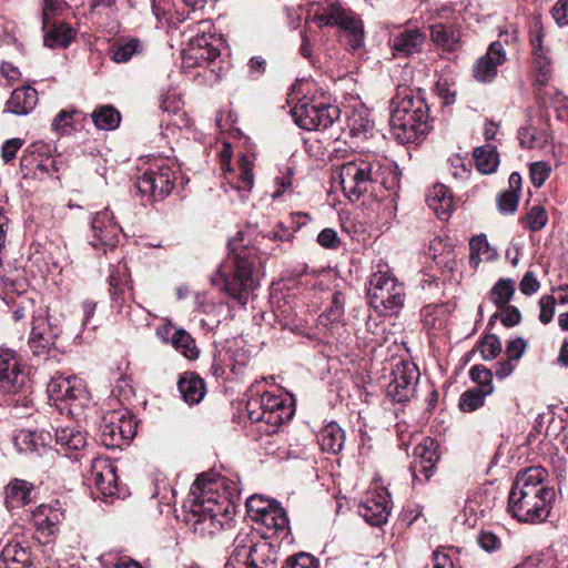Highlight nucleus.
<instances>
[{"label":"nucleus","instance_id":"f257e3e1","mask_svg":"<svg viewBox=\"0 0 568 568\" xmlns=\"http://www.w3.org/2000/svg\"><path fill=\"white\" fill-rule=\"evenodd\" d=\"M331 189L328 195L336 189L351 201L378 196L382 189L396 190L400 182L397 165L386 158L366 155L343 164H333L331 169Z\"/></svg>","mask_w":568,"mask_h":568},{"label":"nucleus","instance_id":"f03ea898","mask_svg":"<svg viewBox=\"0 0 568 568\" xmlns=\"http://www.w3.org/2000/svg\"><path fill=\"white\" fill-rule=\"evenodd\" d=\"M219 483L210 474H201L190 490L189 523L200 537H212L233 526L229 500L217 493Z\"/></svg>","mask_w":568,"mask_h":568},{"label":"nucleus","instance_id":"7ed1b4c3","mask_svg":"<svg viewBox=\"0 0 568 568\" xmlns=\"http://www.w3.org/2000/svg\"><path fill=\"white\" fill-rule=\"evenodd\" d=\"M546 475L542 467H530L517 475L508 496V513L518 521L536 524L548 518L555 491L545 485Z\"/></svg>","mask_w":568,"mask_h":568},{"label":"nucleus","instance_id":"20e7f679","mask_svg":"<svg viewBox=\"0 0 568 568\" xmlns=\"http://www.w3.org/2000/svg\"><path fill=\"white\" fill-rule=\"evenodd\" d=\"M242 239H233L229 242L230 256L220 264L212 275V285L245 306L250 294L257 287L253 276L257 250L248 245L240 246Z\"/></svg>","mask_w":568,"mask_h":568},{"label":"nucleus","instance_id":"39448f33","mask_svg":"<svg viewBox=\"0 0 568 568\" xmlns=\"http://www.w3.org/2000/svg\"><path fill=\"white\" fill-rule=\"evenodd\" d=\"M428 106L419 95L398 91L392 100L390 128L402 144L415 143L427 130Z\"/></svg>","mask_w":568,"mask_h":568},{"label":"nucleus","instance_id":"423d86ee","mask_svg":"<svg viewBox=\"0 0 568 568\" xmlns=\"http://www.w3.org/2000/svg\"><path fill=\"white\" fill-rule=\"evenodd\" d=\"M276 550L254 532H240L226 564L229 568H276Z\"/></svg>","mask_w":568,"mask_h":568},{"label":"nucleus","instance_id":"0eeeda50","mask_svg":"<svg viewBox=\"0 0 568 568\" xmlns=\"http://www.w3.org/2000/svg\"><path fill=\"white\" fill-rule=\"evenodd\" d=\"M371 305L383 315L397 314L405 304L404 284L388 271H377L369 280Z\"/></svg>","mask_w":568,"mask_h":568},{"label":"nucleus","instance_id":"6e6552de","mask_svg":"<svg viewBox=\"0 0 568 568\" xmlns=\"http://www.w3.org/2000/svg\"><path fill=\"white\" fill-rule=\"evenodd\" d=\"M322 26L337 28L348 39L352 50L363 43V21L344 0H322Z\"/></svg>","mask_w":568,"mask_h":568},{"label":"nucleus","instance_id":"1a4fd4ad","mask_svg":"<svg viewBox=\"0 0 568 568\" xmlns=\"http://www.w3.org/2000/svg\"><path fill=\"white\" fill-rule=\"evenodd\" d=\"M32 383L27 366L12 349H0V393L19 396L28 406Z\"/></svg>","mask_w":568,"mask_h":568},{"label":"nucleus","instance_id":"9d476101","mask_svg":"<svg viewBox=\"0 0 568 568\" xmlns=\"http://www.w3.org/2000/svg\"><path fill=\"white\" fill-rule=\"evenodd\" d=\"M246 409L252 422H264L273 427L272 432H275L294 415V404L291 398L268 392L257 398H251L246 404Z\"/></svg>","mask_w":568,"mask_h":568},{"label":"nucleus","instance_id":"9b49d317","mask_svg":"<svg viewBox=\"0 0 568 568\" xmlns=\"http://www.w3.org/2000/svg\"><path fill=\"white\" fill-rule=\"evenodd\" d=\"M135 433V423L128 410H112L103 416L101 440L105 447H121L128 444Z\"/></svg>","mask_w":568,"mask_h":568},{"label":"nucleus","instance_id":"f8f14e48","mask_svg":"<svg viewBox=\"0 0 568 568\" xmlns=\"http://www.w3.org/2000/svg\"><path fill=\"white\" fill-rule=\"evenodd\" d=\"M47 393L54 403H65L71 414L89 402V395L82 379L75 376H53L47 386Z\"/></svg>","mask_w":568,"mask_h":568},{"label":"nucleus","instance_id":"ddd939ff","mask_svg":"<svg viewBox=\"0 0 568 568\" xmlns=\"http://www.w3.org/2000/svg\"><path fill=\"white\" fill-rule=\"evenodd\" d=\"M176 171L168 164L149 169L136 181V189L148 201L163 200L173 190Z\"/></svg>","mask_w":568,"mask_h":568},{"label":"nucleus","instance_id":"4468645a","mask_svg":"<svg viewBox=\"0 0 568 568\" xmlns=\"http://www.w3.org/2000/svg\"><path fill=\"white\" fill-rule=\"evenodd\" d=\"M418 367L409 361H399L392 368V379L387 385V394L395 402L409 400L416 390L419 379Z\"/></svg>","mask_w":568,"mask_h":568},{"label":"nucleus","instance_id":"2eb2a0df","mask_svg":"<svg viewBox=\"0 0 568 568\" xmlns=\"http://www.w3.org/2000/svg\"><path fill=\"white\" fill-rule=\"evenodd\" d=\"M344 295L341 292H335L332 294L331 304L322 314V318H324L322 326L325 328L324 332L322 331V335L327 336L325 342L327 344L345 342L349 336L344 316Z\"/></svg>","mask_w":568,"mask_h":568},{"label":"nucleus","instance_id":"dca6fc26","mask_svg":"<svg viewBox=\"0 0 568 568\" xmlns=\"http://www.w3.org/2000/svg\"><path fill=\"white\" fill-rule=\"evenodd\" d=\"M109 284H110V296L113 302V306L118 310L119 313H125V316L135 322L132 316V307L124 306V302L126 296L133 295V286L131 284V275L129 272V267L125 262L121 261L116 265L111 266L110 275H109Z\"/></svg>","mask_w":568,"mask_h":568},{"label":"nucleus","instance_id":"f3484780","mask_svg":"<svg viewBox=\"0 0 568 568\" xmlns=\"http://www.w3.org/2000/svg\"><path fill=\"white\" fill-rule=\"evenodd\" d=\"M61 333L58 324L52 323L49 316L39 315L33 318L29 336V346L34 355L48 353Z\"/></svg>","mask_w":568,"mask_h":568},{"label":"nucleus","instance_id":"a211bd4d","mask_svg":"<svg viewBox=\"0 0 568 568\" xmlns=\"http://www.w3.org/2000/svg\"><path fill=\"white\" fill-rule=\"evenodd\" d=\"M358 515L371 526L384 525L390 514V500L385 490L369 491L358 505Z\"/></svg>","mask_w":568,"mask_h":568},{"label":"nucleus","instance_id":"6ab92c4d","mask_svg":"<svg viewBox=\"0 0 568 568\" xmlns=\"http://www.w3.org/2000/svg\"><path fill=\"white\" fill-rule=\"evenodd\" d=\"M93 239L91 245L95 248L100 246L114 247L119 241L121 227L114 221L113 213L108 209L95 213L91 222Z\"/></svg>","mask_w":568,"mask_h":568},{"label":"nucleus","instance_id":"aec40b11","mask_svg":"<svg viewBox=\"0 0 568 568\" xmlns=\"http://www.w3.org/2000/svg\"><path fill=\"white\" fill-rule=\"evenodd\" d=\"M438 462V454L435 442L430 438H424L414 449V460L410 464V471L414 481L428 480Z\"/></svg>","mask_w":568,"mask_h":568},{"label":"nucleus","instance_id":"412c9836","mask_svg":"<svg viewBox=\"0 0 568 568\" xmlns=\"http://www.w3.org/2000/svg\"><path fill=\"white\" fill-rule=\"evenodd\" d=\"M506 61L504 45L499 41L493 42L487 52L477 59L473 73L479 82H491L497 75V68Z\"/></svg>","mask_w":568,"mask_h":568},{"label":"nucleus","instance_id":"4be33fe9","mask_svg":"<svg viewBox=\"0 0 568 568\" xmlns=\"http://www.w3.org/2000/svg\"><path fill=\"white\" fill-rule=\"evenodd\" d=\"M89 480L103 496H113L118 490L115 466L108 458H94Z\"/></svg>","mask_w":568,"mask_h":568},{"label":"nucleus","instance_id":"5701e85b","mask_svg":"<svg viewBox=\"0 0 568 568\" xmlns=\"http://www.w3.org/2000/svg\"><path fill=\"white\" fill-rule=\"evenodd\" d=\"M432 42L447 52H455L462 47V30L457 23L435 22L428 26Z\"/></svg>","mask_w":568,"mask_h":568},{"label":"nucleus","instance_id":"b1692460","mask_svg":"<svg viewBox=\"0 0 568 568\" xmlns=\"http://www.w3.org/2000/svg\"><path fill=\"white\" fill-rule=\"evenodd\" d=\"M544 32L541 28H537L530 39L534 59V69L536 72V80L541 85L548 83L551 77V60L548 55V50L542 45Z\"/></svg>","mask_w":568,"mask_h":568},{"label":"nucleus","instance_id":"393cba45","mask_svg":"<svg viewBox=\"0 0 568 568\" xmlns=\"http://www.w3.org/2000/svg\"><path fill=\"white\" fill-rule=\"evenodd\" d=\"M63 519V511L59 501L50 505H40L32 511V523L37 530L44 536H52Z\"/></svg>","mask_w":568,"mask_h":568},{"label":"nucleus","instance_id":"a878e982","mask_svg":"<svg viewBox=\"0 0 568 568\" xmlns=\"http://www.w3.org/2000/svg\"><path fill=\"white\" fill-rule=\"evenodd\" d=\"M426 36L419 29H405L390 39V47L397 57H408L420 52Z\"/></svg>","mask_w":568,"mask_h":568},{"label":"nucleus","instance_id":"bb28decb","mask_svg":"<svg viewBox=\"0 0 568 568\" xmlns=\"http://www.w3.org/2000/svg\"><path fill=\"white\" fill-rule=\"evenodd\" d=\"M427 205L443 221L448 220L453 211V196L444 184L434 185L426 196Z\"/></svg>","mask_w":568,"mask_h":568},{"label":"nucleus","instance_id":"cd10ccee","mask_svg":"<svg viewBox=\"0 0 568 568\" xmlns=\"http://www.w3.org/2000/svg\"><path fill=\"white\" fill-rule=\"evenodd\" d=\"M292 115L295 123L303 130L317 131L320 126V106L313 101L301 99L292 109Z\"/></svg>","mask_w":568,"mask_h":568},{"label":"nucleus","instance_id":"c85d7f7f","mask_svg":"<svg viewBox=\"0 0 568 568\" xmlns=\"http://www.w3.org/2000/svg\"><path fill=\"white\" fill-rule=\"evenodd\" d=\"M182 398L190 405L199 404L205 395L204 381L194 373H184L178 383Z\"/></svg>","mask_w":568,"mask_h":568},{"label":"nucleus","instance_id":"c756f323","mask_svg":"<svg viewBox=\"0 0 568 568\" xmlns=\"http://www.w3.org/2000/svg\"><path fill=\"white\" fill-rule=\"evenodd\" d=\"M38 103V92L31 87H21L16 89L9 101L8 110L18 115H24L31 112Z\"/></svg>","mask_w":568,"mask_h":568},{"label":"nucleus","instance_id":"7c9ffc66","mask_svg":"<svg viewBox=\"0 0 568 568\" xmlns=\"http://www.w3.org/2000/svg\"><path fill=\"white\" fill-rule=\"evenodd\" d=\"M3 568H29L31 555L28 547L21 542H10L1 551Z\"/></svg>","mask_w":568,"mask_h":568},{"label":"nucleus","instance_id":"2f4dec72","mask_svg":"<svg viewBox=\"0 0 568 568\" xmlns=\"http://www.w3.org/2000/svg\"><path fill=\"white\" fill-rule=\"evenodd\" d=\"M338 105L322 100V133L327 132V140L339 143L342 124Z\"/></svg>","mask_w":568,"mask_h":568},{"label":"nucleus","instance_id":"473e14b6","mask_svg":"<svg viewBox=\"0 0 568 568\" xmlns=\"http://www.w3.org/2000/svg\"><path fill=\"white\" fill-rule=\"evenodd\" d=\"M55 445L59 446L58 452L65 454L78 452L85 447L87 439L82 432L70 427L57 428L54 433Z\"/></svg>","mask_w":568,"mask_h":568},{"label":"nucleus","instance_id":"72a5a7b5","mask_svg":"<svg viewBox=\"0 0 568 568\" xmlns=\"http://www.w3.org/2000/svg\"><path fill=\"white\" fill-rule=\"evenodd\" d=\"M52 436L49 432L21 429L14 436V444L21 452H34L40 447L50 446Z\"/></svg>","mask_w":568,"mask_h":568},{"label":"nucleus","instance_id":"f704fd0d","mask_svg":"<svg viewBox=\"0 0 568 568\" xmlns=\"http://www.w3.org/2000/svg\"><path fill=\"white\" fill-rule=\"evenodd\" d=\"M255 523L265 527L270 535L285 534L288 528V518L278 503Z\"/></svg>","mask_w":568,"mask_h":568},{"label":"nucleus","instance_id":"c9c22d12","mask_svg":"<svg viewBox=\"0 0 568 568\" xmlns=\"http://www.w3.org/2000/svg\"><path fill=\"white\" fill-rule=\"evenodd\" d=\"M33 486L27 480L13 479L6 487V503L10 507L27 505L32 500Z\"/></svg>","mask_w":568,"mask_h":568},{"label":"nucleus","instance_id":"e433bc0d","mask_svg":"<svg viewBox=\"0 0 568 568\" xmlns=\"http://www.w3.org/2000/svg\"><path fill=\"white\" fill-rule=\"evenodd\" d=\"M214 40L213 34L205 33L193 38L190 43L193 57L209 62L214 61L220 55L219 49L213 44Z\"/></svg>","mask_w":568,"mask_h":568},{"label":"nucleus","instance_id":"4c0bfd02","mask_svg":"<svg viewBox=\"0 0 568 568\" xmlns=\"http://www.w3.org/2000/svg\"><path fill=\"white\" fill-rule=\"evenodd\" d=\"M94 126L98 130L110 131L120 125L121 114L112 105H99L91 113Z\"/></svg>","mask_w":568,"mask_h":568},{"label":"nucleus","instance_id":"58836bf2","mask_svg":"<svg viewBox=\"0 0 568 568\" xmlns=\"http://www.w3.org/2000/svg\"><path fill=\"white\" fill-rule=\"evenodd\" d=\"M474 160L479 172L489 174L496 171L499 156L495 145L486 144L474 150Z\"/></svg>","mask_w":568,"mask_h":568},{"label":"nucleus","instance_id":"ea45409f","mask_svg":"<svg viewBox=\"0 0 568 568\" xmlns=\"http://www.w3.org/2000/svg\"><path fill=\"white\" fill-rule=\"evenodd\" d=\"M74 37V30L67 23L53 26L52 29L45 32L43 43L45 47L67 48Z\"/></svg>","mask_w":568,"mask_h":568},{"label":"nucleus","instance_id":"a19ab883","mask_svg":"<svg viewBox=\"0 0 568 568\" xmlns=\"http://www.w3.org/2000/svg\"><path fill=\"white\" fill-rule=\"evenodd\" d=\"M345 435L338 424L332 422L322 428V452L338 453L344 446Z\"/></svg>","mask_w":568,"mask_h":568},{"label":"nucleus","instance_id":"79ce46f5","mask_svg":"<svg viewBox=\"0 0 568 568\" xmlns=\"http://www.w3.org/2000/svg\"><path fill=\"white\" fill-rule=\"evenodd\" d=\"M469 263L476 268L481 260L490 261L496 256V252L489 246L485 234L474 236L469 242Z\"/></svg>","mask_w":568,"mask_h":568},{"label":"nucleus","instance_id":"37998d69","mask_svg":"<svg viewBox=\"0 0 568 568\" xmlns=\"http://www.w3.org/2000/svg\"><path fill=\"white\" fill-rule=\"evenodd\" d=\"M171 345L187 359H195L199 356V348L192 336L183 328H178L171 337Z\"/></svg>","mask_w":568,"mask_h":568},{"label":"nucleus","instance_id":"c03bdc74","mask_svg":"<svg viewBox=\"0 0 568 568\" xmlns=\"http://www.w3.org/2000/svg\"><path fill=\"white\" fill-rule=\"evenodd\" d=\"M515 294V282L510 278H500L490 290V301L498 307L508 305Z\"/></svg>","mask_w":568,"mask_h":568},{"label":"nucleus","instance_id":"a18cd8bd","mask_svg":"<svg viewBox=\"0 0 568 568\" xmlns=\"http://www.w3.org/2000/svg\"><path fill=\"white\" fill-rule=\"evenodd\" d=\"M239 164V181L236 184V190L241 193V196L244 197L252 189L254 176L252 172L253 161L246 154H242L237 161Z\"/></svg>","mask_w":568,"mask_h":568},{"label":"nucleus","instance_id":"49530a36","mask_svg":"<svg viewBox=\"0 0 568 568\" xmlns=\"http://www.w3.org/2000/svg\"><path fill=\"white\" fill-rule=\"evenodd\" d=\"M484 498L485 495L483 493H475L467 499L465 504V516H467V521H469L471 525L476 524L478 517H485L487 510L489 509L488 503L483 505Z\"/></svg>","mask_w":568,"mask_h":568},{"label":"nucleus","instance_id":"de8ad7c7","mask_svg":"<svg viewBox=\"0 0 568 568\" xmlns=\"http://www.w3.org/2000/svg\"><path fill=\"white\" fill-rule=\"evenodd\" d=\"M276 504V500L265 498L262 495H253L247 498L246 508L251 519L256 521Z\"/></svg>","mask_w":568,"mask_h":568},{"label":"nucleus","instance_id":"09e8293b","mask_svg":"<svg viewBox=\"0 0 568 568\" xmlns=\"http://www.w3.org/2000/svg\"><path fill=\"white\" fill-rule=\"evenodd\" d=\"M485 390L480 388H469L464 392L459 398V408L463 412H474L484 405L486 396Z\"/></svg>","mask_w":568,"mask_h":568},{"label":"nucleus","instance_id":"8fccbe9b","mask_svg":"<svg viewBox=\"0 0 568 568\" xmlns=\"http://www.w3.org/2000/svg\"><path fill=\"white\" fill-rule=\"evenodd\" d=\"M469 375L471 379L477 384L475 388H480L481 390H485L486 394L493 393V373L490 369L483 365H475L470 368Z\"/></svg>","mask_w":568,"mask_h":568},{"label":"nucleus","instance_id":"3c124183","mask_svg":"<svg viewBox=\"0 0 568 568\" xmlns=\"http://www.w3.org/2000/svg\"><path fill=\"white\" fill-rule=\"evenodd\" d=\"M139 41L130 40L126 43L114 44L111 49L112 60L116 63L128 62L138 52Z\"/></svg>","mask_w":568,"mask_h":568},{"label":"nucleus","instance_id":"603ef678","mask_svg":"<svg viewBox=\"0 0 568 568\" xmlns=\"http://www.w3.org/2000/svg\"><path fill=\"white\" fill-rule=\"evenodd\" d=\"M520 193L514 190H507L500 193L497 199L498 210L503 214H513L518 209Z\"/></svg>","mask_w":568,"mask_h":568},{"label":"nucleus","instance_id":"864d4df0","mask_svg":"<svg viewBox=\"0 0 568 568\" xmlns=\"http://www.w3.org/2000/svg\"><path fill=\"white\" fill-rule=\"evenodd\" d=\"M501 351V342L498 336L486 335L480 343V353L485 361H491L498 356Z\"/></svg>","mask_w":568,"mask_h":568},{"label":"nucleus","instance_id":"5fc2aeb1","mask_svg":"<svg viewBox=\"0 0 568 568\" xmlns=\"http://www.w3.org/2000/svg\"><path fill=\"white\" fill-rule=\"evenodd\" d=\"M373 128V121H371L366 115L357 114L349 120V129L354 136L365 138L372 132Z\"/></svg>","mask_w":568,"mask_h":568},{"label":"nucleus","instance_id":"6e6d98bb","mask_svg":"<svg viewBox=\"0 0 568 568\" xmlns=\"http://www.w3.org/2000/svg\"><path fill=\"white\" fill-rule=\"evenodd\" d=\"M547 221V212L540 205L532 206L527 214L528 227L532 232L541 230L546 225Z\"/></svg>","mask_w":568,"mask_h":568},{"label":"nucleus","instance_id":"4d7b16f0","mask_svg":"<svg viewBox=\"0 0 568 568\" xmlns=\"http://www.w3.org/2000/svg\"><path fill=\"white\" fill-rule=\"evenodd\" d=\"M550 165L547 162H535L530 165V179L535 187H540L550 175Z\"/></svg>","mask_w":568,"mask_h":568},{"label":"nucleus","instance_id":"13d9d810","mask_svg":"<svg viewBox=\"0 0 568 568\" xmlns=\"http://www.w3.org/2000/svg\"><path fill=\"white\" fill-rule=\"evenodd\" d=\"M77 114H79L77 110H61L51 123L52 130L64 133L68 128H71V120Z\"/></svg>","mask_w":568,"mask_h":568},{"label":"nucleus","instance_id":"bf43d9fd","mask_svg":"<svg viewBox=\"0 0 568 568\" xmlns=\"http://www.w3.org/2000/svg\"><path fill=\"white\" fill-rule=\"evenodd\" d=\"M286 568H318V565L314 556L306 552H300L287 559Z\"/></svg>","mask_w":568,"mask_h":568},{"label":"nucleus","instance_id":"052dcab7","mask_svg":"<svg viewBox=\"0 0 568 568\" xmlns=\"http://www.w3.org/2000/svg\"><path fill=\"white\" fill-rule=\"evenodd\" d=\"M556 298L552 295H545L539 300V320L542 324L551 322L555 314Z\"/></svg>","mask_w":568,"mask_h":568},{"label":"nucleus","instance_id":"680f3d73","mask_svg":"<svg viewBox=\"0 0 568 568\" xmlns=\"http://www.w3.org/2000/svg\"><path fill=\"white\" fill-rule=\"evenodd\" d=\"M22 145H23V140H21V139L14 138V139L7 140L2 144V148H1L2 160L6 163H9L10 161H12L16 158L17 152L22 148Z\"/></svg>","mask_w":568,"mask_h":568},{"label":"nucleus","instance_id":"e2e57ef3","mask_svg":"<svg viewBox=\"0 0 568 568\" xmlns=\"http://www.w3.org/2000/svg\"><path fill=\"white\" fill-rule=\"evenodd\" d=\"M275 183L278 189L273 193V199L281 196L285 191L291 190L293 185V170L286 166L285 171L282 172V175L276 178Z\"/></svg>","mask_w":568,"mask_h":568},{"label":"nucleus","instance_id":"0e129e2a","mask_svg":"<svg viewBox=\"0 0 568 568\" xmlns=\"http://www.w3.org/2000/svg\"><path fill=\"white\" fill-rule=\"evenodd\" d=\"M478 545L486 551L491 552L500 548V539L490 531H481L478 535Z\"/></svg>","mask_w":568,"mask_h":568},{"label":"nucleus","instance_id":"69168bd1","mask_svg":"<svg viewBox=\"0 0 568 568\" xmlns=\"http://www.w3.org/2000/svg\"><path fill=\"white\" fill-rule=\"evenodd\" d=\"M540 287V284L534 272L528 271L519 283V290L525 295L535 294Z\"/></svg>","mask_w":568,"mask_h":568},{"label":"nucleus","instance_id":"338daca9","mask_svg":"<svg viewBox=\"0 0 568 568\" xmlns=\"http://www.w3.org/2000/svg\"><path fill=\"white\" fill-rule=\"evenodd\" d=\"M527 343L523 338H515L506 346V357L517 362L524 354Z\"/></svg>","mask_w":568,"mask_h":568},{"label":"nucleus","instance_id":"774afa93","mask_svg":"<svg viewBox=\"0 0 568 568\" xmlns=\"http://www.w3.org/2000/svg\"><path fill=\"white\" fill-rule=\"evenodd\" d=\"M551 14L559 26L568 24V0H559L551 9Z\"/></svg>","mask_w":568,"mask_h":568}]
</instances>
